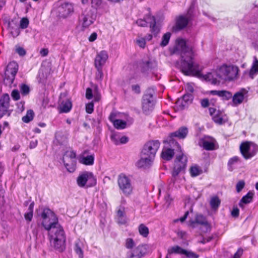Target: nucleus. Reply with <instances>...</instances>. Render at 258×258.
I'll use <instances>...</instances> for the list:
<instances>
[{
    "label": "nucleus",
    "mask_w": 258,
    "mask_h": 258,
    "mask_svg": "<svg viewBox=\"0 0 258 258\" xmlns=\"http://www.w3.org/2000/svg\"><path fill=\"white\" fill-rule=\"evenodd\" d=\"M72 107V102L69 99L62 101L60 102V108L61 112H68L71 109Z\"/></svg>",
    "instance_id": "obj_28"
},
{
    "label": "nucleus",
    "mask_w": 258,
    "mask_h": 258,
    "mask_svg": "<svg viewBox=\"0 0 258 258\" xmlns=\"http://www.w3.org/2000/svg\"><path fill=\"white\" fill-rule=\"evenodd\" d=\"M258 74V66H252L250 70L248 72V76L251 79H253L254 77Z\"/></svg>",
    "instance_id": "obj_39"
},
{
    "label": "nucleus",
    "mask_w": 258,
    "mask_h": 258,
    "mask_svg": "<svg viewBox=\"0 0 258 258\" xmlns=\"http://www.w3.org/2000/svg\"><path fill=\"white\" fill-rule=\"evenodd\" d=\"M111 139L112 141L115 144V145H118L119 144V140L117 136L115 134H113L111 136Z\"/></svg>",
    "instance_id": "obj_60"
},
{
    "label": "nucleus",
    "mask_w": 258,
    "mask_h": 258,
    "mask_svg": "<svg viewBox=\"0 0 258 258\" xmlns=\"http://www.w3.org/2000/svg\"><path fill=\"white\" fill-rule=\"evenodd\" d=\"M188 133V128L185 126H182L180 127L177 131L172 133L170 134L165 142H169V144L171 146V144L173 145V147H175L180 151V146L178 143L173 139V137H177L179 139H184Z\"/></svg>",
    "instance_id": "obj_11"
},
{
    "label": "nucleus",
    "mask_w": 258,
    "mask_h": 258,
    "mask_svg": "<svg viewBox=\"0 0 258 258\" xmlns=\"http://www.w3.org/2000/svg\"><path fill=\"white\" fill-rule=\"evenodd\" d=\"M184 249L178 245H175L168 249V254L173 253L183 254Z\"/></svg>",
    "instance_id": "obj_30"
},
{
    "label": "nucleus",
    "mask_w": 258,
    "mask_h": 258,
    "mask_svg": "<svg viewBox=\"0 0 258 258\" xmlns=\"http://www.w3.org/2000/svg\"><path fill=\"white\" fill-rule=\"evenodd\" d=\"M95 67L97 70L96 78L98 79H101L103 75L102 73V66H95Z\"/></svg>",
    "instance_id": "obj_48"
},
{
    "label": "nucleus",
    "mask_w": 258,
    "mask_h": 258,
    "mask_svg": "<svg viewBox=\"0 0 258 258\" xmlns=\"http://www.w3.org/2000/svg\"><path fill=\"white\" fill-rule=\"evenodd\" d=\"M34 112L32 110H29L26 115L23 116L22 118V120L23 122L25 123H28L30 121H31L34 117Z\"/></svg>",
    "instance_id": "obj_36"
},
{
    "label": "nucleus",
    "mask_w": 258,
    "mask_h": 258,
    "mask_svg": "<svg viewBox=\"0 0 258 258\" xmlns=\"http://www.w3.org/2000/svg\"><path fill=\"white\" fill-rule=\"evenodd\" d=\"M108 58L107 51L102 50L97 53L95 59V64H103L106 63Z\"/></svg>",
    "instance_id": "obj_24"
},
{
    "label": "nucleus",
    "mask_w": 258,
    "mask_h": 258,
    "mask_svg": "<svg viewBox=\"0 0 258 258\" xmlns=\"http://www.w3.org/2000/svg\"><path fill=\"white\" fill-rule=\"evenodd\" d=\"M86 110L88 113H92L94 110V104L92 102L88 103L86 106Z\"/></svg>",
    "instance_id": "obj_52"
},
{
    "label": "nucleus",
    "mask_w": 258,
    "mask_h": 258,
    "mask_svg": "<svg viewBox=\"0 0 258 258\" xmlns=\"http://www.w3.org/2000/svg\"><path fill=\"white\" fill-rule=\"evenodd\" d=\"M11 33L12 34V35L14 37H17L19 35L20 33V31L19 30V28H17L16 29H12L11 30Z\"/></svg>",
    "instance_id": "obj_57"
},
{
    "label": "nucleus",
    "mask_w": 258,
    "mask_h": 258,
    "mask_svg": "<svg viewBox=\"0 0 258 258\" xmlns=\"http://www.w3.org/2000/svg\"><path fill=\"white\" fill-rule=\"evenodd\" d=\"M253 193L251 191H249L245 196L242 197L239 203V206L242 208H244V204H247L250 203L253 199Z\"/></svg>",
    "instance_id": "obj_27"
},
{
    "label": "nucleus",
    "mask_w": 258,
    "mask_h": 258,
    "mask_svg": "<svg viewBox=\"0 0 258 258\" xmlns=\"http://www.w3.org/2000/svg\"><path fill=\"white\" fill-rule=\"evenodd\" d=\"M120 189L125 196L130 195L133 191V187L131 179L124 174L119 175L117 180Z\"/></svg>",
    "instance_id": "obj_12"
},
{
    "label": "nucleus",
    "mask_w": 258,
    "mask_h": 258,
    "mask_svg": "<svg viewBox=\"0 0 258 258\" xmlns=\"http://www.w3.org/2000/svg\"><path fill=\"white\" fill-rule=\"evenodd\" d=\"M238 160H239V158H238V157H237V156L231 158L229 160L228 165H232L233 164H234L235 163L237 162Z\"/></svg>",
    "instance_id": "obj_63"
},
{
    "label": "nucleus",
    "mask_w": 258,
    "mask_h": 258,
    "mask_svg": "<svg viewBox=\"0 0 258 258\" xmlns=\"http://www.w3.org/2000/svg\"><path fill=\"white\" fill-rule=\"evenodd\" d=\"M189 222V225L192 228L196 227L197 224H199L205 226L206 232L210 230V226L206 218L202 214L196 215L195 219L190 220Z\"/></svg>",
    "instance_id": "obj_16"
},
{
    "label": "nucleus",
    "mask_w": 258,
    "mask_h": 258,
    "mask_svg": "<svg viewBox=\"0 0 258 258\" xmlns=\"http://www.w3.org/2000/svg\"><path fill=\"white\" fill-rule=\"evenodd\" d=\"M191 9L192 6H190L188 13L186 15H181L176 18L175 26L174 27L175 30H180L186 27L191 19L189 12Z\"/></svg>",
    "instance_id": "obj_15"
},
{
    "label": "nucleus",
    "mask_w": 258,
    "mask_h": 258,
    "mask_svg": "<svg viewBox=\"0 0 258 258\" xmlns=\"http://www.w3.org/2000/svg\"><path fill=\"white\" fill-rule=\"evenodd\" d=\"M220 97L222 98L224 100H229L232 97V93L226 90H221Z\"/></svg>",
    "instance_id": "obj_40"
},
{
    "label": "nucleus",
    "mask_w": 258,
    "mask_h": 258,
    "mask_svg": "<svg viewBox=\"0 0 258 258\" xmlns=\"http://www.w3.org/2000/svg\"><path fill=\"white\" fill-rule=\"evenodd\" d=\"M29 23V20L27 18H23L20 21V27L22 29H26L28 27Z\"/></svg>",
    "instance_id": "obj_42"
},
{
    "label": "nucleus",
    "mask_w": 258,
    "mask_h": 258,
    "mask_svg": "<svg viewBox=\"0 0 258 258\" xmlns=\"http://www.w3.org/2000/svg\"><path fill=\"white\" fill-rule=\"evenodd\" d=\"M160 146L158 141H151L145 144L141 153V158L136 163L139 168H146L151 165Z\"/></svg>",
    "instance_id": "obj_3"
},
{
    "label": "nucleus",
    "mask_w": 258,
    "mask_h": 258,
    "mask_svg": "<svg viewBox=\"0 0 258 258\" xmlns=\"http://www.w3.org/2000/svg\"><path fill=\"white\" fill-rule=\"evenodd\" d=\"M171 54H179L181 60L183 64H194V52L192 47H188L184 39L178 38L176 40V45L170 48Z\"/></svg>",
    "instance_id": "obj_5"
},
{
    "label": "nucleus",
    "mask_w": 258,
    "mask_h": 258,
    "mask_svg": "<svg viewBox=\"0 0 258 258\" xmlns=\"http://www.w3.org/2000/svg\"><path fill=\"white\" fill-rule=\"evenodd\" d=\"M245 182L243 180L238 181L236 186V191L239 192L243 188Z\"/></svg>",
    "instance_id": "obj_49"
},
{
    "label": "nucleus",
    "mask_w": 258,
    "mask_h": 258,
    "mask_svg": "<svg viewBox=\"0 0 258 258\" xmlns=\"http://www.w3.org/2000/svg\"><path fill=\"white\" fill-rule=\"evenodd\" d=\"M216 140L210 137H206L201 140L200 144L207 150H213L215 149Z\"/></svg>",
    "instance_id": "obj_19"
},
{
    "label": "nucleus",
    "mask_w": 258,
    "mask_h": 258,
    "mask_svg": "<svg viewBox=\"0 0 258 258\" xmlns=\"http://www.w3.org/2000/svg\"><path fill=\"white\" fill-rule=\"evenodd\" d=\"M15 51L21 56H23L26 54L25 49L23 47L19 45H16L15 46Z\"/></svg>",
    "instance_id": "obj_41"
},
{
    "label": "nucleus",
    "mask_w": 258,
    "mask_h": 258,
    "mask_svg": "<svg viewBox=\"0 0 258 258\" xmlns=\"http://www.w3.org/2000/svg\"><path fill=\"white\" fill-rule=\"evenodd\" d=\"M221 201L217 196L212 197L210 202L211 208L214 210H216L218 208Z\"/></svg>",
    "instance_id": "obj_29"
},
{
    "label": "nucleus",
    "mask_w": 258,
    "mask_h": 258,
    "mask_svg": "<svg viewBox=\"0 0 258 258\" xmlns=\"http://www.w3.org/2000/svg\"><path fill=\"white\" fill-rule=\"evenodd\" d=\"M41 217L42 225L48 231L51 245L58 251H63L65 248L66 235L56 216L50 209H44Z\"/></svg>",
    "instance_id": "obj_1"
},
{
    "label": "nucleus",
    "mask_w": 258,
    "mask_h": 258,
    "mask_svg": "<svg viewBox=\"0 0 258 258\" xmlns=\"http://www.w3.org/2000/svg\"><path fill=\"white\" fill-rule=\"evenodd\" d=\"M248 91L244 88L241 89L239 91L236 92L232 96V102L235 106L241 104L244 100V96L247 93Z\"/></svg>",
    "instance_id": "obj_20"
},
{
    "label": "nucleus",
    "mask_w": 258,
    "mask_h": 258,
    "mask_svg": "<svg viewBox=\"0 0 258 258\" xmlns=\"http://www.w3.org/2000/svg\"><path fill=\"white\" fill-rule=\"evenodd\" d=\"M154 94V90L153 89L149 88L143 97L142 109L146 113H149L154 108L155 104Z\"/></svg>",
    "instance_id": "obj_8"
},
{
    "label": "nucleus",
    "mask_w": 258,
    "mask_h": 258,
    "mask_svg": "<svg viewBox=\"0 0 258 258\" xmlns=\"http://www.w3.org/2000/svg\"><path fill=\"white\" fill-rule=\"evenodd\" d=\"M138 231L140 234L144 237H147L149 233V228L144 224H141L139 226Z\"/></svg>",
    "instance_id": "obj_32"
},
{
    "label": "nucleus",
    "mask_w": 258,
    "mask_h": 258,
    "mask_svg": "<svg viewBox=\"0 0 258 258\" xmlns=\"http://www.w3.org/2000/svg\"><path fill=\"white\" fill-rule=\"evenodd\" d=\"M34 205V202L31 203L29 206L28 211L24 215L25 219L28 221H31L32 219Z\"/></svg>",
    "instance_id": "obj_34"
},
{
    "label": "nucleus",
    "mask_w": 258,
    "mask_h": 258,
    "mask_svg": "<svg viewBox=\"0 0 258 258\" xmlns=\"http://www.w3.org/2000/svg\"><path fill=\"white\" fill-rule=\"evenodd\" d=\"M213 119L214 122L219 124L224 123L228 120L226 115L219 110L215 115H213Z\"/></svg>",
    "instance_id": "obj_26"
},
{
    "label": "nucleus",
    "mask_w": 258,
    "mask_h": 258,
    "mask_svg": "<svg viewBox=\"0 0 258 258\" xmlns=\"http://www.w3.org/2000/svg\"><path fill=\"white\" fill-rule=\"evenodd\" d=\"M182 98L187 105H188L189 104L191 103L193 97L191 94H185L182 96Z\"/></svg>",
    "instance_id": "obj_44"
},
{
    "label": "nucleus",
    "mask_w": 258,
    "mask_h": 258,
    "mask_svg": "<svg viewBox=\"0 0 258 258\" xmlns=\"http://www.w3.org/2000/svg\"><path fill=\"white\" fill-rule=\"evenodd\" d=\"M113 125L118 130L123 129L126 127V121L122 120L121 119H118L114 121Z\"/></svg>",
    "instance_id": "obj_37"
},
{
    "label": "nucleus",
    "mask_w": 258,
    "mask_h": 258,
    "mask_svg": "<svg viewBox=\"0 0 258 258\" xmlns=\"http://www.w3.org/2000/svg\"><path fill=\"white\" fill-rule=\"evenodd\" d=\"M178 69L185 75L191 76L204 79L210 82L211 84L216 85L219 84L220 81L215 77L216 72H210L203 75L202 71L203 68L200 66H177Z\"/></svg>",
    "instance_id": "obj_4"
},
{
    "label": "nucleus",
    "mask_w": 258,
    "mask_h": 258,
    "mask_svg": "<svg viewBox=\"0 0 258 258\" xmlns=\"http://www.w3.org/2000/svg\"><path fill=\"white\" fill-rule=\"evenodd\" d=\"M88 151H85L81 155L79 162L86 165H92L94 161V154L87 155Z\"/></svg>",
    "instance_id": "obj_21"
},
{
    "label": "nucleus",
    "mask_w": 258,
    "mask_h": 258,
    "mask_svg": "<svg viewBox=\"0 0 258 258\" xmlns=\"http://www.w3.org/2000/svg\"><path fill=\"white\" fill-rule=\"evenodd\" d=\"M86 97L88 99H91L93 97L92 90L91 89L88 88L86 90Z\"/></svg>",
    "instance_id": "obj_58"
},
{
    "label": "nucleus",
    "mask_w": 258,
    "mask_h": 258,
    "mask_svg": "<svg viewBox=\"0 0 258 258\" xmlns=\"http://www.w3.org/2000/svg\"><path fill=\"white\" fill-rule=\"evenodd\" d=\"M202 173V170L198 165H194L190 168V173L192 177L197 176Z\"/></svg>",
    "instance_id": "obj_33"
},
{
    "label": "nucleus",
    "mask_w": 258,
    "mask_h": 258,
    "mask_svg": "<svg viewBox=\"0 0 258 258\" xmlns=\"http://www.w3.org/2000/svg\"><path fill=\"white\" fill-rule=\"evenodd\" d=\"M137 44L141 48H144L146 46L145 39L143 37H139L136 39Z\"/></svg>",
    "instance_id": "obj_46"
},
{
    "label": "nucleus",
    "mask_w": 258,
    "mask_h": 258,
    "mask_svg": "<svg viewBox=\"0 0 258 258\" xmlns=\"http://www.w3.org/2000/svg\"><path fill=\"white\" fill-rule=\"evenodd\" d=\"M94 100L95 101H99L101 98L100 94L98 92V88L97 86L95 87V90L94 92Z\"/></svg>",
    "instance_id": "obj_56"
},
{
    "label": "nucleus",
    "mask_w": 258,
    "mask_h": 258,
    "mask_svg": "<svg viewBox=\"0 0 258 258\" xmlns=\"http://www.w3.org/2000/svg\"><path fill=\"white\" fill-rule=\"evenodd\" d=\"M20 91L22 95H27L29 94L30 91L29 87L26 85L23 84L20 87Z\"/></svg>",
    "instance_id": "obj_47"
},
{
    "label": "nucleus",
    "mask_w": 258,
    "mask_h": 258,
    "mask_svg": "<svg viewBox=\"0 0 258 258\" xmlns=\"http://www.w3.org/2000/svg\"><path fill=\"white\" fill-rule=\"evenodd\" d=\"M125 216V211L124 207H120L117 210V217H124Z\"/></svg>",
    "instance_id": "obj_55"
},
{
    "label": "nucleus",
    "mask_w": 258,
    "mask_h": 258,
    "mask_svg": "<svg viewBox=\"0 0 258 258\" xmlns=\"http://www.w3.org/2000/svg\"><path fill=\"white\" fill-rule=\"evenodd\" d=\"M146 252V248L144 245H139L136 248L127 253L126 258H141Z\"/></svg>",
    "instance_id": "obj_17"
},
{
    "label": "nucleus",
    "mask_w": 258,
    "mask_h": 258,
    "mask_svg": "<svg viewBox=\"0 0 258 258\" xmlns=\"http://www.w3.org/2000/svg\"><path fill=\"white\" fill-rule=\"evenodd\" d=\"M238 69L236 66H220L216 72L217 77L225 81L237 78Z\"/></svg>",
    "instance_id": "obj_6"
},
{
    "label": "nucleus",
    "mask_w": 258,
    "mask_h": 258,
    "mask_svg": "<svg viewBox=\"0 0 258 258\" xmlns=\"http://www.w3.org/2000/svg\"><path fill=\"white\" fill-rule=\"evenodd\" d=\"M57 12L61 17H67L73 12V5L68 3H64L57 8Z\"/></svg>",
    "instance_id": "obj_18"
},
{
    "label": "nucleus",
    "mask_w": 258,
    "mask_h": 258,
    "mask_svg": "<svg viewBox=\"0 0 258 258\" xmlns=\"http://www.w3.org/2000/svg\"><path fill=\"white\" fill-rule=\"evenodd\" d=\"M9 107L10 97L8 94H5L0 98V118L4 115H10L11 111L9 109Z\"/></svg>",
    "instance_id": "obj_14"
},
{
    "label": "nucleus",
    "mask_w": 258,
    "mask_h": 258,
    "mask_svg": "<svg viewBox=\"0 0 258 258\" xmlns=\"http://www.w3.org/2000/svg\"><path fill=\"white\" fill-rule=\"evenodd\" d=\"M76 154L72 150L67 151L62 158L64 166L70 172H73L76 169Z\"/></svg>",
    "instance_id": "obj_9"
},
{
    "label": "nucleus",
    "mask_w": 258,
    "mask_h": 258,
    "mask_svg": "<svg viewBox=\"0 0 258 258\" xmlns=\"http://www.w3.org/2000/svg\"><path fill=\"white\" fill-rule=\"evenodd\" d=\"M201 104L203 107H204V108L207 107L209 105V100L207 98L202 99L201 100Z\"/></svg>",
    "instance_id": "obj_59"
},
{
    "label": "nucleus",
    "mask_w": 258,
    "mask_h": 258,
    "mask_svg": "<svg viewBox=\"0 0 258 258\" xmlns=\"http://www.w3.org/2000/svg\"><path fill=\"white\" fill-rule=\"evenodd\" d=\"M81 243L80 242H77L75 244V250L76 252L79 255L80 258L83 257V251L81 248Z\"/></svg>",
    "instance_id": "obj_38"
},
{
    "label": "nucleus",
    "mask_w": 258,
    "mask_h": 258,
    "mask_svg": "<svg viewBox=\"0 0 258 258\" xmlns=\"http://www.w3.org/2000/svg\"><path fill=\"white\" fill-rule=\"evenodd\" d=\"M96 18V14L95 12L90 9H87L79 16V25L83 29L88 28L94 23Z\"/></svg>",
    "instance_id": "obj_7"
},
{
    "label": "nucleus",
    "mask_w": 258,
    "mask_h": 258,
    "mask_svg": "<svg viewBox=\"0 0 258 258\" xmlns=\"http://www.w3.org/2000/svg\"><path fill=\"white\" fill-rule=\"evenodd\" d=\"M147 19L150 21L149 22L150 31L155 37L157 36L160 31V28L156 25L155 17L149 15L147 16Z\"/></svg>",
    "instance_id": "obj_22"
},
{
    "label": "nucleus",
    "mask_w": 258,
    "mask_h": 258,
    "mask_svg": "<svg viewBox=\"0 0 258 258\" xmlns=\"http://www.w3.org/2000/svg\"><path fill=\"white\" fill-rule=\"evenodd\" d=\"M50 73V69L48 66H42L39 70L38 77L39 79V82H43L45 80Z\"/></svg>",
    "instance_id": "obj_25"
},
{
    "label": "nucleus",
    "mask_w": 258,
    "mask_h": 258,
    "mask_svg": "<svg viewBox=\"0 0 258 258\" xmlns=\"http://www.w3.org/2000/svg\"><path fill=\"white\" fill-rule=\"evenodd\" d=\"M137 24L140 27L147 26L148 22L145 19H140L137 20Z\"/></svg>",
    "instance_id": "obj_53"
},
{
    "label": "nucleus",
    "mask_w": 258,
    "mask_h": 258,
    "mask_svg": "<svg viewBox=\"0 0 258 258\" xmlns=\"http://www.w3.org/2000/svg\"><path fill=\"white\" fill-rule=\"evenodd\" d=\"M164 143H167L168 145L165 146L161 153L162 158L166 160H170L175 153L176 154V157L174 161V165L172 171V176L175 178L178 174L184 170L187 163V158L180 151L171 144L170 145L169 142L164 141Z\"/></svg>",
    "instance_id": "obj_2"
},
{
    "label": "nucleus",
    "mask_w": 258,
    "mask_h": 258,
    "mask_svg": "<svg viewBox=\"0 0 258 258\" xmlns=\"http://www.w3.org/2000/svg\"><path fill=\"white\" fill-rule=\"evenodd\" d=\"M183 254L185 255L187 257L189 258H198L199 255L196 254V253L191 251H188L184 249Z\"/></svg>",
    "instance_id": "obj_45"
},
{
    "label": "nucleus",
    "mask_w": 258,
    "mask_h": 258,
    "mask_svg": "<svg viewBox=\"0 0 258 258\" xmlns=\"http://www.w3.org/2000/svg\"><path fill=\"white\" fill-rule=\"evenodd\" d=\"M135 245V243L133 239L127 238L126 240L125 246L127 248H132Z\"/></svg>",
    "instance_id": "obj_50"
},
{
    "label": "nucleus",
    "mask_w": 258,
    "mask_h": 258,
    "mask_svg": "<svg viewBox=\"0 0 258 258\" xmlns=\"http://www.w3.org/2000/svg\"><path fill=\"white\" fill-rule=\"evenodd\" d=\"M97 37V34L96 32L92 33L88 38V40L90 42L94 41Z\"/></svg>",
    "instance_id": "obj_62"
},
{
    "label": "nucleus",
    "mask_w": 258,
    "mask_h": 258,
    "mask_svg": "<svg viewBox=\"0 0 258 258\" xmlns=\"http://www.w3.org/2000/svg\"><path fill=\"white\" fill-rule=\"evenodd\" d=\"M132 89L136 94H139L141 92L140 87L138 85H132Z\"/></svg>",
    "instance_id": "obj_61"
},
{
    "label": "nucleus",
    "mask_w": 258,
    "mask_h": 258,
    "mask_svg": "<svg viewBox=\"0 0 258 258\" xmlns=\"http://www.w3.org/2000/svg\"><path fill=\"white\" fill-rule=\"evenodd\" d=\"M171 36V34L170 32H167L165 33L162 38L161 41L160 43V46L163 47L168 45L169 43V40L170 39V37Z\"/></svg>",
    "instance_id": "obj_31"
},
{
    "label": "nucleus",
    "mask_w": 258,
    "mask_h": 258,
    "mask_svg": "<svg viewBox=\"0 0 258 258\" xmlns=\"http://www.w3.org/2000/svg\"><path fill=\"white\" fill-rule=\"evenodd\" d=\"M18 70V66H7L5 76L11 80H14Z\"/></svg>",
    "instance_id": "obj_23"
},
{
    "label": "nucleus",
    "mask_w": 258,
    "mask_h": 258,
    "mask_svg": "<svg viewBox=\"0 0 258 258\" xmlns=\"http://www.w3.org/2000/svg\"><path fill=\"white\" fill-rule=\"evenodd\" d=\"M91 3L93 8L98 9L101 7L102 0H91Z\"/></svg>",
    "instance_id": "obj_43"
},
{
    "label": "nucleus",
    "mask_w": 258,
    "mask_h": 258,
    "mask_svg": "<svg viewBox=\"0 0 258 258\" xmlns=\"http://www.w3.org/2000/svg\"><path fill=\"white\" fill-rule=\"evenodd\" d=\"M187 106L182 98H178L175 103V107L178 110H182Z\"/></svg>",
    "instance_id": "obj_35"
},
{
    "label": "nucleus",
    "mask_w": 258,
    "mask_h": 258,
    "mask_svg": "<svg viewBox=\"0 0 258 258\" xmlns=\"http://www.w3.org/2000/svg\"><path fill=\"white\" fill-rule=\"evenodd\" d=\"M257 149L254 144L248 142L242 143L240 146V152L245 159L252 157Z\"/></svg>",
    "instance_id": "obj_13"
},
{
    "label": "nucleus",
    "mask_w": 258,
    "mask_h": 258,
    "mask_svg": "<svg viewBox=\"0 0 258 258\" xmlns=\"http://www.w3.org/2000/svg\"><path fill=\"white\" fill-rule=\"evenodd\" d=\"M77 181L80 187H91L94 186L96 183V178L91 172H85L79 175Z\"/></svg>",
    "instance_id": "obj_10"
},
{
    "label": "nucleus",
    "mask_w": 258,
    "mask_h": 258,
    "mask_svg": "<svg viewBox=\"0 0 258 258\" xmlns=\"http://www.w3.org/2000/svg\"><path fill=\"white\" fill-rule=\"evenodd\" d=\"M11 96L15 100H18L20 98L19 92L17 90H14L12 92Z\"/></svg>",
    "instance_id": "obj_51"
},
{
    "label": "nucleus",
    "mask_w": 258,
    "mask_h": 258,
    "mask_svg": "<svg viewBox=\"0 0 258 258\" xmlns=\"http://www.w3.org/2000/svg\"><path fill=\"white\" fill-rule=\"evenodd\" d=\"M243 253V250L241 248L238 249L232 258H240Z\"/></svg>",
    "instance_id": "obj_64"
},
{
    "label": "nucleus",
    "mask_w": 258,
    "mask_h": 258,
    "mask_svg": "<svg viewBox=\"0 0 258 258\" xmlns=\"http://www.w3.org/2000/svg\"><path fill=\"white\" fill-rule=\"evenodd\" d=\"M117 220L119 224H125L128 222V219L126 216L117 217Z\"/></svg>",
    "instance_id": "obj_54"
}]
</instances>
